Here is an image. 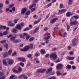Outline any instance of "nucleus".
<instances>
[{"label": "nucleus", "instance_id": "f257e3e1", "mask_svg": "<svg viewBox=\"0 0 79 79\" xmlns=\"http://www.w3.org/2000/svg\"><path fill=\"white\" fill-rule=\"evenodd\" d=\"M30 48H33V45L31 44L30 46H25L23 49H21L22 52H27Z\"/></svg>", "mask_w": 79, "mask_h": 79}, {"label": "nucleus", "instance_id": "f03ea898", "mask_svg": "<svg viewBox=\"0 0 79 79\" xmlns=\"http://www.w3.org/2000/svg\"><path fill=\"white\" fill-rule=\"evenodd\" d=\"M24 25L25 24L23 23H21L20 24H19L16 26V28L17 29H18V30H21L22 29V28L21 27H23V26H24Z\"/></svg>", "mask_w": 79, "mask_h": 79}, {"label": "nucleus", "instance_id": "7ed1b4c3", "mask_svg": "<svg viewBox=\"0 0 79 79\" xmlns=\"http://www.w3.org/2000/svg\"><path fill=\"white\" fill-rule=\"evenodd\" d=\"M78 24V22L76 20H73V21L70 22V26H76Z\"/></svg>", "mask_w": 79, "mask_h": 79}, {"label": "nucleus", "instance_id": "20e7f679", "mask_svg": "<svg viewBox=\"0 0 79 79\" xmlns=\"http://www.w3.org/2000/svg\"><path fill=\"white\" fill-rule=\"evenodd\" d=\"M63 67L64 66L63 64H58L56 66V68L58 70H60V69H63Z\"/></svg>", "mask_w": 79, "mask_h": 79}, {"label": "nucleus", "instance_id": "39448f33", "mask_svg": "<svg viewBox=\"0 0 79 79\" xmlns=\"http://www.w3.org/2000/svg\"><path fill=\"white\" fill-rule=\"evenodd\" d=\"M51 58H54V60H55L57 58V55L55 53L52 54L50 55Z\"/></svg>", "mask_w": 79, "mask_h": 79}, {"label": "nucleus", "instance_id": "423d86ee", "mask_svg": "<svg viewBox=\"0 0 79 79\" xmlns=\"http://www.w3.org/2000/svg\"><path fill=\"white\" fill-rule=\"evenodd\" d=\"M67 11V9H62L61 10H59V14H63V13H65V12Z\"/></svg>", "mask_w": 79, "mask_h": 79}, {"label": "nucleus", "instance_id": "0eeeda50", "mask_svg": "<svg viewBox=\"0 0 79 79\" xmlns=\"http://www.w3.org/2000/svg\"><path fill=\"white\" fill-rule=\"evenodd\" d=\"M58 18L57 17L55 18L52 19L50 21V23H51V24H53L55 23V22H56L57 20H58Z\"/></svg>", "mask_w": 79, "mask_h": 79}, {"label": "nucleus", "instance_id": "6e6552de", "mask_svg": "<svg viewBox=\"0 0 79 79\" xmlns=\"http://www.w3.org/2000/svg\"><path fill=\"white\" fill-rule=\"evenodd\" d=\"M8 26H11V27H13V26H15V23H12V21L11 20H10L8 21Z\"/></svg>", "mask_w": 79, "mask_h": 79}, {"label": "nucleus", "instance_id": "1a4fd4ad", "mask_svg": "<svg viewBox=\"0 0 79 79\" xmlns=\"http://www.w3.org/2000/svg\"><path fill=\"white\" fill-rule=\"evenodd\" d=\"M50 37H51V35L44 38V39L46 40L45 42L46 44H48V42H49V40H48V39H49Z\"/></svg>", "mask_w": 79, "mask_h": 79}, {"label": "nucleus", "instance_id": "9d476101", "mask_svg": "<svg viewBox=\"0 0 79 79\" xmlns=\"http://www.w3.org/2000/svg\"><path fill=\"white\" fill-rule=\"evenodd\" d=\"M27 10V8H23L22 9V11L21 12V13L22 15H24L26 12Z\"/></svg>", "mask_w": 79, "mask_h": 79}, {"label": "nucleus", "instance_id": "9b49d317", "mask_svg": "<svg viewBox=\"0 0 79 79\" xmlns=\"http://www.w3.org/2000/svg\"><path fill=\"white\" fill-rule=\"evenodd\" d=\"M18 60L22 62H25L26 61V59L20 57L18 58Z\"/></svg>", "mask_w": 79, "mask_h": 79}, {"label": "nucleus", "instance_id": "f8f14e48", "mask_svg": "<svg viewBox=\"0 0 79 79\" xmlns=\"http://www.w3.org/2000/svg\"><path fill=\"white\" fill-rule=\"evenodd\" d=\"M13 63H14L13 60H12L10 59H8V61L7 62V63L8 64H10V65L13 64Z\"/></svg>", "mask_w": 79, "mask_h": 79}, {"label": "nucleus", "instance_id": "ddd939ff", "mask_svg": "<svg viewBox=\"0 0 79 79\" xmlns=\"http://www.w3.org/2000/svg\"><path fill=\"white\" fill-rule=\"evenodd\" d=\"M52 70H53V69L52 67L48 69V71L46 73V74H48L49 73H50Z\"/></svg>", "mask_w": 79, "mask_h": 79}, {"label": "nucleus", "instance_id": "4468645a", "mask_svg": "<svg viewBox=\"0 0 79 79\" xmlns=\"http://www.w3.org/2000/svg\"><path fill=\"white\" fill-rule=\"evenodd\" d=\"M3 63L4 65L5 66H7L8 64H7V62L6 61V60L5 59H3Z\"/></svg>", "mask_w": 79, "mask_h": 79}, {"label": "nucleus", "instance_id": "2eb2a0df", "mask_svg": "<svg viewBox=\"0 0 79 79\" xmlns=\"http://www.w3.org/2000/svg\"><path fill=\"white\" fill-rule=\"evenodd\" d=\"M73 14L71 12H68L66 13V16L67 17H70Z\"/></svg>", "mask_w": 79, "mask_h": 79}, {"label": "nucleus", "instance_id": "dca6fc26", "mask_svg": "<svg viewBox=\"0 0 79 79\" xmlns=\"http://www.w3.org/2000/svg\"><path fill=\"white\" fill-rule=\"evenodd\" d=\"M67 59L68 60H73L74 59V57H73L68 56V57H67Z\"/></svg>", "mask_w": 79, "mask_h": 79}, {"label": "nucleus", "instance_id": "f3484780", "mask_svg": "<svg viewBox=\"0 0 79 79\" xmlns=\"http://www.w3.org/2000/svg\"><path fill=\"white\" fill-rule=\"evenodd\" d=\"M15 76L14 75H12L10 77V79H17V77H15Z\"/></svg>", "mask_w": 79, "mask_h": 79}, {"label": "nucleus", "instance_id": "a211bd4d", "mask_svg": "<svg viewBox=\"0 0 79 79\" xmlns=\"http://www.w3.org/2000/svg\"><path fill=\"white\" fill-rule=\"evenodd\" d=\"M78 40L79 39H78V38H74L72 42L73 43H74L75 42H76V41H78Z\"/></svg>", "mask_w": 79, "mask_h": 79}, {"label": "nucleus", "instance_id": "6ab92c4d", "mask_svg": "<svg viewBox=\"0 0 79 79\" xmlns=\"http://www.w3.org/2000/svg\"><path fill=\"white\" fill-rule=\"evenodd\" d=\"M8 53L7 52H5L3 55V57L4 58H6V57H7L8 56Z\"/></svg>", "mask_w": 79, "mask_h": 79}, {"label": "nucleus", "instance_id": "aec40b11", "mask_svg": "<svg viewBox=\"0 0 79 79\" xmlns=\"http://www.w3.org/2000/svg\"><path fill=\"white\" fill-rule=\"evenodd\" d=\"M40 52L42 54H45L46 53L45 50L43 49L41 50Z\"/></svg>", "mask_w": 79, "mask_h": 79}, {"label": "nucleus", "instance_id": "412c9836", "mask_svg": "<svg viewBox=\"0 0 79 79\" xmlns=\"http://www.w3.org/2000/svg\"><path fill=\"white\" fill-rule=\"evenodd\" d=\"M73 0H69V1L68 2V4L69 5H71L73 4Z\"/></svg>", "mask_w": 79, "mask_h": 79}, {"label": "nucleus", "instance_id": "4be33fe9", "mask_svg": "<svg viewBox=\"0 0 79 79\" xmlns=\"http://www.w3.org/2000/svg\"><path fill=\"white\" fill-rule=\"evenodd\" d=\"M17 31H18V30L16 29H13L12 31V32L14 33H16V32H17Z\"/></svg>", "mask_w": 79, "mask_h": 79}, {"label": "nucleus", "instance_id": "5701e85b", "mask_svg": "<svg viewBox=\"0 0 79 79\" xmlns=\"http://www.w3.org/2000/svg\"><path fill=\"white\" fill-rule=\"evenodd\" d=\"M16 38H15V37L14 36H12L11 37V38H10V40L11 41H14V40H15V39Z\"/></svg>", "mask_w": 79, "mask_h": 79}, {"label": "nucleus", "instance_id": "b1692460", "mask_svg": "<svg viewBox=\"0 0 79 79\" xmlns=\"http://www.w3.org/2000/svg\"><path fill=\"white\" fill-rule=\"evenodd\" d=\"M56 74L57 76H61L62 73H61V72L60 71H58L56 72Z\"/></svg>", "mask_w": 79, "mask_h": 79}, {"label": "nucleus", "instance_id": "393cba45", "mask_svg": "<svg viewBox=\"0 0 79 79\" xmlns=\"http://www.w3.org/2000/svg\"><path fill=\"white\" fill-rule=\"evenodd\" d=\"M3 28L4 29H5L6 28V27L5 26H2V25H0V30L2 29V28Z\"/></svg>", "mask_w": 79, "mask_h": 79}, {"label": "nucleus", "instance_id": "a878e982", "mask_svg": "<svg viewBox=\"0 0 79 79\" xmlns=\"http://www.w3.org/2000/svg\"><path fill=\"white\" fill-rule=\"evenodd\" d=\"M35 56H40V53L39 52H36L35 53Z\"/></svg>", "mask_w": 79, "mask_h": 79}, {"label": "nucleus", "instance_id": "bb28decb", "mask_svg": "<svg viewBox=\"0 0 79 79\" xmlns=\"http://www.w3.org/2000/svg\"><path fill=\"white\" fill-rule=\"evenodd\" d=\"M40 20L41 19H40L38 21H36L34 22V24H38V23H39L40 22Z\"/></svg>", "mask_w": 79, "mask_h": 79}, {"label": "nucleus", "instance_id": "cd10ccee", "mask_svg": "<svg viewBox=\"0 0 79 79\" xmlns=\"http://www.w3.org/2000/svg\"><path fill=\"white\" fill-rule=\"evenodd\" d=\"M67 69H71V66L69 64H68L67 66Z\"/></svg>", "mask_w": 79, "mask_h": 79}, {"label": "nucleus", "instance_id": "c85d7f7f", "mask_svg": "<svg viewBox=\"0 0 79 79\" xmlns=\"http://www.w3.org/2000/svg\"><path fill=\"white\" fill-rule=\"evenodd\" d=\"M30 29V28L29 27H27L25 28L23 31H28Z\"/></svg>", "mask_w": 79, "mask_h": 79}, {"label": "nucleus", "instance_id": "c756f323", "mask_svg": "<svg viewBox=\"0 0 79 79\" xmlns=\"http://www.w3.org/2000/svg\"><path fill=\"white\" fill-rule=\"evenodd\" d=\"M23 79H27L28 78V77H27V76L26 75H25L24 74H23Z\"/></svg>", "mask_w": 79, "mask_h": 79}, {"label": "nucleus", "instance_id": "7c9ffc66", "mask_svg": "<svg viewBox=\"0 0 79 79\" xmlns=\"http://www.w3.org/2000/svg\"><path fill=\"white\" fill-rule=\"evenodd\" d=\"M46 71V69H41V73H45V71Z\"/></svg>", "mask_w": 79, "mask_h": 79}, {"label": "nucleus", "instance_id": "2f4dec72", "mask_svg": "<svg viewBox=\"0 0 79 79\" xmlns=\"http://www.w3.org/2000/svg\"><path fill=\"white\" fill-rule=\"evenodd\" d=\"M12 71L14 73H19V71L15 69H13Z\"/></svg>", "mask_w": 79, "mask_h": 79}, {"label": "nucleus", "instance_id": "473e14b6", "mask_svg": "<svg viewBox=\"0 0 79 79\" xmlns=\"http://www.w3.org/2000/svg\"><path fill=\"white\" fill-rule=\"evenodd\" d=\"M8 45L7 44H6L4 45V47L5 48H6V50H8Z\"/></svg>", "mask_w": 79, "mask_h": 79}, {"label": "nucleus", "instance_id": "72a5a7b5", "mask_svg": "<svg viewBox=\"0 0 79 79\" xmlns=\"http://www.w3.org/2000/svg\"><path fill=\"white\" fill-rule=\"evenodd\" d=\"M73 20H74V16L71 18L70 20V23H71V22H73L72 21H73Z\"/></svg>", "mask_w": 79, "mask_h": 79}, {"label": "nucleus", "instance_id": "f704fd0d", "mask_svg": "<svg viewBox=\"0 0 79 79\" xmlns=\"http://www.w3.org/2000/svg\"><path fill=\"white\" fill-rule=\"evenodd\" d=\"M45 36H48L49 35V36H50V34L49 33H46L44 35Z\"/></svg>", "mask_w": 79, "mask_h": 79}, {"label": "nucleus", "instance_id": "c9c22d12", "mask_svg": "<svg viewBox=\"0 0 79 79\" xmlns=\"http://www.w3.org/2000/svg\"><path fill=\"white\" fill-rule=\"evenodd\" d=\"M3 35H6L7 34V31H6L3 32L2 33Z\"/></svg>", "mask_w": 79, "mask_h": 79}, {"label": "nucleus", "instance_id": "e433bc0d", "mask_svg": "<svg viewBox=\"0 0 79 79\" xmlns=\"http://www.w3.org/2000/svg\"><path fill=\"white\" fill-rule=\"evenodd\" d=\"M67 31H69V29H70V26L67 25Z\"/></svg>", "mask_w": 79, "mask_h": 79}, {"label": "nucleus", "instance_id": "4c0bfd02", "mask_svg": "<svg viewBox=\"0 0 79 79\" xmlns=\"http://www.w3.org/2000/svg\"><path fill=\"white\" fill-rule=\"evenodd\" d=\"M32 54H29L27 56V58H31V57H32Z\"/></svg>", "mask_w": 79, "mask_h": 79}, {"label": "nucleus", "instance_id": "58836bf2", "mask_svg": "<svg viewBox=\"0 0 79 79\" xmlns=\"http://www.w3.org/2000/svg\"><path fill=\"white\" fill-rule=\"evenodd\" d=\"M67 35V33H66V32H64V34L62 35V37H65Z\"/></svg>", "mask_w": 79, "mask_h": 79}, {"label": "nucleus", "instance_id": "ea45409f", "mask_svg": "<svg viewBox=\"0 0 79 79\" xmlns=\"http://www.w3.org/2000/svg\"><path fill=\"white\" fill-rule=\"evenodd\" d=\"M11 52H12V50L10 49L8 51V53L9 55H11Z\"/></svg>", "mask_w": 79, "mask_h": 79}, {"label": "nucleus", "instance_id": "a19ab883", "mask_svg": "<svg viewBox=\"0 0 79 79\" xmlns=\"http://www.w3.org/2000/svg\"><path fill=\"white\" fill-rule=\"evenodd\" d=\"M18 20H19V19H15L14 20V22L16 24V23H17V21H18Z\"/></svg>", "mask_w": 79, "mask_h": 79}, {"label": "nucleus", "instance_id": "79ce46f5", "mask_svg": "<svg viewBox=\"0 0 79 79\" xmlns=\"http://www.w3.org/2000/svg\"><path fill=\"white\" fill-rule=\"evenodd\" d=\"M64 8L63 5L62 4H60V8Z\"/></svg>", "mask_w": 79, "mask_h": 79}, {"label": "nucleus", "instance_id": "37998d69", "mask_svg": "<svg viewBox=\"0 0 79 79\" xmlns=\"http://www.w3.org/2000/svg\"><path fill=\"white\" fill-rule=\"evenodd\" d=\"M3 6V3H0V8H2Z\"/></svg>", "mask_w": 79, "mask_h": 79}, {"label": "nucleus", "instance_id": "c03bdc74", "mask_svg": "<svg viewBox=\"0 0 79 79\" xmlns=\"http://www.w3.org/2000/svg\"><path fill=\"white\" fill-rule=\"evenodd\" d=\"M73 17H74V18L76 20H77L78 18H79V16L78 15L77 16H73Z\"/></svg>", "mask_w": 79, "mask_h": 79}, {"label": "nucleus", "instance_id": "a18cd8bd", "mask_svg": "<svg viewBox=\"0 0 79 79\" xmlns=\"http://www.w3.org/2000/svg\"><path fill=\"white\" fill-rule=\"evenodd\" d=\"M6 41L5 40H3L1 42V44H5V43H6Z\"/></svg>", "mask_w": 79, "mask_h": 79}, {"label": "nucleus", "instance_id": "49530a36", "mask_svg": "<svg viewBox=\"0 0 79 79\" xmlns=\"http://www.w3.org/2000/svg\"><path fill=\"white\" fill-rule=\"evenodd\" d=\"M20 66H21L22 67H24V64L23 62L20 63Z\"/></svg>", "mask_w": 79, "mask_h": 79}, {"label": "nucleus", "instance_id": "de8ad7c7", "mask_svg": "<svg viewBox=\"0 0 79 79\" xmlns=\"http://www.w3.org/2000/svg\"><path fill=\"white\" fill-rule=\"evenodd\" d=\"M29 14H30V11L28 10L27 13H25V15H28Z\"/></svg>", "mask_w": 79, "mask_h": 79}, {"label": "nucleus", "instance_id": "09e8293b", "mask_svg": "<svg viewBox=\"0 0 79 79\" xmlns=\"http://www.w3.org/2000/svg\"><path fill=\"white\" fill-rule=\"evenodd\" d=\"M23 77V74H21L19 77V79H21Z\"/></svg>", "mask_w": 79, "mask_h": 79}, {"label": "nucleus", "instance_id": "8fccbe9b", "mask_svg": "<svg viewBox=\"0 0 79 79\" xmlns=\"http://www.w3.org/2000/svg\"><path fill=\"white\" fill-rule=\"evenodd\" d=\"M34 39V37H31V38H30L29 40V41L30 42H31V41H32V40Z\"/></svg>", "mask_w": 79, "mask_h": 79}, {"label": "nucleus", "instance_id": "3c124183", "mask_svg": "<svg viewBox=\"0 0 79 79\" xmlns=\"http://www.w3.org/2000/svg\"><path fill=\"white\" fill-rule=\"evenodd\" d=\"M36 9L35 8H32L31 9V12L32 13V12H33Z\"/></svg>", "mask_w": 79, "mask_h": 79}, {"label": "nucleus", "instance_id": "603ef678", "mask_svg": "<svg viewBox=\"0 0 79 79\" xmlns=\"http://www.w3.org/2000/svg\"><path fill=\"white\" fill-rule=\"evenodd\" d=\"M16 55V52H14V53L12 54V56H15Z\"/></svg>", "mask_w": 79, "mask_h": 79}, {"label": "nucleus", "instance_id": "864d4df0", "mask_svg": "<svg viewBox=\"0 0 79 79\" xmlns=\"http://www.w3.org/2000/svg\"><path fill=\"white\" fill-rule=\"evenodd\" d=\"M38 2H39V0H33V2H34L35 3H38Z\"/></svg>", "mask_w": 79, "mask_h": 79}, {"label": "nucleus", "instance_id": "5fc2aeb1", "mask_svg": "<svg viewBox=\"0 0 79 79\" xmlns=\"http://www.w3.org/2000/svg\"><path fill=\"white\" fill-rule=\"evenodd\" d=\"M36 73H41V69H39L37 70L36 71Z\"/></svg>", "mask_w": 79, "mask_h": 79}, {"label": "nucleus", "instance_id": "6e6d98bb", "mask_svg": "<svg viewBox=\"0 0 79 79\" xmlns=\"http://www.w3.org/2000/svg\"><path fill=\"white\" fill-rule=\"evenodd\" d=\"M52 5V2H51V3H49V4H48L47 5L48 8V7H49V6H51V5Z\"/></svg>", "mask_w": 79, "mask_h": 79}, {"label": "nucleus", "instance_id": "4d7b16f0", "mask_svg": "<svg viewBox=\"0 0 79 79\" xmlns=\"http://www.w3.org/2000/svg\"><path fill=\"white\" fill-rule=\"evenodd\" d=\"M20 37L21 38H23V37H24V36L23 35H22L21 34H20L19 35Z\"/></svg>", "mask_w": 79, "mask_h": 79}, {"label": "nucleus", "instance_id": "13d9d810", "mask_svg": "<svg viewBox=\"0 0 79 79\" xmlns=\"http://www.w3.org/2000/svg\"><path fill=\"white\" fill-rule=\"evenodd\" d=\"M22 71V69H21V67H19L18 69V71L19 73V72H20V71Z\"/></svg>", "mask_w": 79, "mask_h": 79}, {"label": "nucleus", "instance_id": "bf43d9fd", "mask_svg": "<svg viewBox=\"0 0 79 79\" xmlns=\"http://www.w3.org/2000/svg\"><path fill=\"white\" fill-rule=\"evenodd\" d=\"M33 2V4H32V6H36V3H35V2Z\"/></svg>", "mask_w": 79, "mask_h": 79}, {"label": "nucleus", "instance_id": "052dcab7", "mask_svg": "<svg viewBox=\"0 0 79 79\" xmlns=\"http://www.w3.org/2000/svg\"><path fill=\"white\" fill-rule=\"evenodd\" d=\"M58 27H56L55 28H54V30L55 32L56 31V30L57 29H58Z\"/></svg>", "mask_w": 79, "mask_h": 79}, {"label": "nucleus", "instance_id": "680f3d73", "mask_svg": "<svg viewBox=\"0 0 79 79\" xmlns=\"http://www.w3.org/2000/svg\"><path fill=\"white\" fill-rule=\"evenodd\" d=\"M5 79V77L3 76L2 77H1L0 76V79Z\"/></svg>", "mask_w": 79, "mask_h": 79}, {"label": "nucleus", "instance_id": "e2e57ef3", "mask_svg": "<svg viewBox=\"0 0 79 79\" xmlns=\"http://www.w3.org/2000/svg\"><path fill=\"white\" fill-rule=\"evenodd\" d=\"M33 17V18H34L35 19H37V15H34Z\"/></svg>", "mask_w": 79, "mask_h": 79}, {"label": "nucleus", "instance_id": "0e129e2a", "mask_svg": "<svg viewBox=\"0 0 79 79\" xmlns=\"http://www.w3.org/2000/svg\"><path fill=\"white\" fill-rule=\"evenodd\" d=\"M29 28H30V29H32V27H33L32 25H31V24L29 25Z\"/></svg>", "mask_w": 79, "mask_h": 79}, {"label": "nucleus", "instance_id": "69168bd1", "mask_svg": "<svg viewBox=\"0 0 79 79\" xmlns=\"http://www.w3.org/2000/svg\"><path fill=\"white\" fill-rule=\"evenodd\" d=\"M13 35H9V36L8 35L7 36V37H8V38H10V37H12V36H13Z\"/></svg>", "mask_w": 79, "mask_h": 79}, {"label": "nucleus", "instance_id": "338daca9", "mask_svg": "<svg viewBox=\"0 0 79 79\" xmlns=\"http://www.w3.org/2000/svg\"><path fill=\"white\" fill-rule=\"evenodd\" d=\"M4 74V73H3L2 72H0V76H3Z\"/></svg>", "mask_w": 79, "mask_h": 79}, {"label": "nucleus", "instance_id": "774afa93", "mask_svg": "<svg viewBox=\"0 0 79 79\" xmlns=\"http://www.w3.org/2000/svg\"><path fill=\"white\" fill-rule=\"evenodd\" d=\"M72 68L73 70L75 69L76 68L74 66H72Z\"/></svg>", "mask_w": 79, "mask_h": 79}]
</instances>
